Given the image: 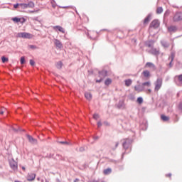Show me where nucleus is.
<instances>
[{"label":"nucleus","instance_id":"1","mask_svg":"<svg viewBox=\"0 0 182 182\" xmlns=\"http://www.w3.org/2000/svg\"><path fill=\"white\" fill-rule=\"evenodd\" d=\"M17 38H23V39H31L32 34L26 32L18 33Z\"/></svg>","mask_w":182,"mask_h":182},{"label":"nucleus","instance_id":"2","mask_svg":"<svg viewBox=\"0 0 182 182\" xmlns=\"http://www.w3.org/2000/svg\"><path fill=\"white\" fill-rule=\"evenodd\" d=\"M9 166L12 170H18V163L15 161L14 159L9 160Z\"/></svg>","mask_w":182,"mask_h":182},{"label":"nucleus","instance_id":"3","mask_svg":"<svg viewBox=\"0 0 182 182\" xmlns=\"http://www.w3.org/2000/svg\"><path fill=\"white\" fill-rule=\"evenodd\" d=\"M173 22H180L182 21V12H176L173 18Z\"/></svg>","mask_w":182,"mask_h":182},{"label":"nucleus","instance_id":"4","mask_svg":"<svg viewBox=\"0 0 182 182\" xmlns=\"http://www.w3.org/2000/svg\"><path fill=\"white\" fill-rule=\"evenodd\" d=\"M175 83L177 86H181L182 85V74L175 76Z\"/></svg>","mask_w":182,"mask_h":182},{"label":"nucleus","instance_id":"5","mask_svg":"<svg viewBox=\"0 0 182 182\" xmlns=\"http://www.w3.org/2000/svg\"><path fill=\"white\" fill-rule=\"evenodd\" d=\"M133 141L132 139H125V141L123 143L122 146L125 150H127L129 147H130V144H132V142Z\"/></svg>","mask_w":182,"mask_h":182},{"label":"nucleus","instance_id":"6","mask_svg":"<svg viewBox=\"0 0 182 182\" xmlns=\"http://www.w3.org/2000/svg\"><path fill=\"white\" fill-rule=\"evenodd\" d=\"M53 29L55 32H61V33H65V28L60 26H53Z\"/></svg>","mask_w":182,"mask_h":182},{"label":"nucleus","instance_id":"7","mask_svg":"<svg viewBox=\"0 0 182 182\" xmlns=\"http://www.w3.org/2000/svg\"><path fill=\"white\" fill-rule=\"evenodd\" d=\"M54 45L55 46L57 49H62V48H63L62 42L56 38H54Z\"/></svg>","mask_w":182,"mask_h":182},{"label":"nucleus","instance_id":"8","mask_svg":"<svg viewBox=\"0 0 182 182\" xmlns=\"http://www.w3.org/2000/svg\"><path fill=\"white\" fill-rule=\"evenodd\" d=\"M154 92L155 93H159V91L160 90V78L156 80V81L154 82Z\"/></svg>","mask_w":182,"mask_h":182},{"label":"nucleus","instance_id":"9","mask_svg":"<svg viewBox=\"0 0 182 182\" xmlns=\"http://www.w3.org/2000/svg\"><path fill=\"white\" fill-rule=\"evenodd\" d=\"M159 26H160V23H159V20H154L150 24V28H154V29H157Z\"/></svg>","mask_w":182,"mask_h":182},{"label":"nucleus","instance_id":"10","mask_svg":"<svg viewBox=\"0 0 182 182\" xmlns=\"http://www.w3.org/2000/svg\"><path fill=\"white\" fill-rule=\"evenodd\" d=\"M147 52H149V53H151V55H154L155 56H158V55H159L160 52L159 51V50L154 48L152 47L151 49L150 50H146Z\"/></svg>","mask_w":182,"mask_h":182},{"label":"nucleus","instance_id":"11","mask_svg":"<svg viewBox=\"0 0 182 182\" xmlns=\"http://www.w3.org/2000/svg\"><path fill=\"white\" fill-rule=\"evenodd\" d=\"M36 178V174L33 173H28L27 175L28 181H33V180H35Z\"/></svg>","mask_w":182,"mask_h":182},{"label":"nucleus","instance_id":"12","mask_svg":"<svg viewBox=\"0 0 182 182\" xmlns=\"http://www.w3.org/2000/svg\"><path fill=\"white\" fill-rule=\"evenodd\" d=\"M147 127H149V124H147V121L144 120L143 122L140 124V129L141 130H147Z\"/></svg>","mask_w":182,"mask_h":182},{"label":"nucleus","instance_id":"13","mask_svg":"<svg viewBox=\"0 0 182 182\" xmlns=\"http://www.w3.org/2000/svg\"><path fill=\"white\" fill-rule=\"evenodd\" d=\"M107 76V70H102V71H99V77H101L102 79H105Z\"/></svg>","mask_w":182,"mask_h":182},{"label":"nucleus","instance_id":"14","mask_svg":"<svg viewBox=\"0 0 182 182\" xmlns=\"http://www.w3.org/2000/svg\"><path fill=\"white\" fill-rule=\"evenodd\" d=\"M176 57V53L175 52H171V56L168 58L170 63H169V66L170 68H171V66H173V60H174V58Z\"/></svg>","mask_w":182,"mask_h":182},{"label":"nucleus","instance_id":"15","mask_svg":"<svg viewBox=\"0 0 182 182\" xmlns=\"http://www.w3.org/2000/svg\"><path fill=\"white\" fill-rule=\"evenodd\" d=\"M145 46L146 48H149V49L153 48V46H154V41H148L145 42Z\"/></svg>","mask_w":182,"mask_h":182},{"label":"nucleus","instance_id":"16","mask_svg":"<svg viewBox=\"0 0 182 182\" xmlns=\"http://www.w3.org/2000/svg\"><path fill=\"white\" fill-rule=\"evenodd\" d=\"M27 137H28V139L30 141V143H31L32 144H38V140H36V139H34L33 137H32V136L28 135Z\"/></svg>","mask_w":182,"mask_h":182},{"label":"nucleus","instance_id":"17","mask_svg":"<svg viewBox=\"0 0 182 182\" xmlns=\"http://www.w3.org/2000/svg\"><path fill=\"white\" fill-rule=\"evenodd\" d=\"M151 16H153V14L151 13L149 14L148 16L145 18L144 20V23L146 25V23H149L150 21H151Z\"/></svg>","mask_w":182,"mask_h":182},{"label":"nucleus","instance_id":"18","mask_svg":"<svg viewBox=\"0 0 182 182\" xmlns=\"http://www.w3.org/2000/svg\"><path fill=\"white\" fill-rule=\"evenodd\" d=\"M145 68H150V69H153V70H156V65L153 64V63L148 62L145 65Z\"/></svg>","mask_w":182,"mask_h":182},{"label":"nucleus","instance_id":"19","mask_svg":"<svg viewBox=\"0 0 182 182\" xmlns=\"http://www.w3.org/2000/svg\"><path fill=\"white\" fill-rule=\"evenodd\" d=\"M134 89L136 92H143L144 90V87H143V85H136Z\"/></svg>","mask_w":182,"mask_h":182},{"label":"nucleus","instance_id":"20","mask_svg":"<svg viewBox=\"0 0 182 182\" xmlns=\"http://www.w3.org/2000/svg\"><path fill=\"white\" fill-rule=\"evenodd\" d=\"M118 109H123L124 107V102L123 100H119L117 104Z\"/></svg>","mask_w":182,"mask_h":182},{"label":"nucleus","instance_id":"21","mask_svg":"<svg viewBox=\"0 0 182 182\" xmlns=\"http://www.w3.org/2000/svg\"><path fill=\"white\" fill-rule=\"evenodd\" d=\"M168 31L171 33L176 32V31H177V27L174 26H171L168 28Z\"/></svg>","mask_w":182,"mask_h":182},{"label":"nucleus","instance_id":"22","mask_svg":"<svg viewBox=\"0 0 182 182\" xmlns=\"http://www.w3.org/2000/svg\"><path fill=\"white\" fill-rule=\"evenodd\" d=\"M142 75L144 76V77H150V71L147 70H144Z\"/></svg>","mask_w":182,"mask_h":182},{"label":"nucleus","instance_id":"23","mask_svg":"<svg viewBox=\"0 0 182 182\" xmlns=\"http://www.w3.org/2000/svg\"><path fill=\"white\" fill-rule=\"evenodd\" d=\"M161 119L163 122H168L170 120V118L164 114L161 115Z\"/></svg>","mask_w":182,"mask_h":182},{"label":"nucleus","instance_id":"24","mask_svg":"<svg viewBox=\"0 0 182 182\" xmlns=\"http://www.w3.org/2000/svg\"><path fill=\"white\" fill-rule=\"evenodd\" d=\"M151 86V82H150V81H146L145 82L142 83V87H150Z\"/></svg>","mask_w":182,"mask_h":182},{"label":"nucleus","instance_id":"25","mask_svg":"<svg viewBox=\"0 0 182 182\" xmlns=\"http://www.w3.org/2000/svg\"><path fill=\"white\" fill-rule=\"evenodd\" d=\"M161 43L164 48H168L170 46V43L165 41H161Z\"/></svg>","mask_w":182,"mask_h":182},{"label":"nucleus","instance_id":"26","mask_svg":"<svg viewBox=\"0 0 182 182\" xmlns=\"http://www.w3.org/2000/svg\"><path fill=\"white\" fill-rule=\"evenodd\" d=\"M27 4V8H35V3L33 1H29Z\"/></svg>","mask_w":182,"mask_h":182},{"label":"nucleus","instance_id":"27","mask_svg":"<svg viewBox=\"0 0 182 182\" xmlns=\"http://www.w3.org/2000/svg\"><path fill=\"white\" fill-rule=\"evenodd\" d=\"M57 69H62V66H63V63H62V61H58L55 65Z\"/></svg>","mask_w":182,"mask_h":182},{"label":"nucleus","instance_id":"28","mask_svg":"<svg viewBox=\"0 0 182 182\" xmlns=\"http://www.w3.org/2000/svg\"><path fill=\"white\" fill-rule=\"evenodd\" d=\"M125 86H130L132 83V79H127V80H125Z\"/></svg>","mask_w":182,"mask_h":182},{"label":"nucleus","instance_id":"29","mask_svg":"<svg viewBox=\"0 0 182 182\" xmlns=\"http://www.w3.org/2000/svg\"><path fill=\"white\" fill-rule=\"evenodd\" d=\"M85 96L87 100H90L92 99V94L90 92H85Z\"/></svg>","mask_w":182,"mask_h":182},{"label":"nucleus","instance_id":"30","mask_svg":"<svg viewBox=\"0 0 182 182\" xmlns=\"http://www.w3.org/2000/svg\"><path fill=\"white\" fill-rule=\"evenodd\" d=\"M110 173H112V168H107V169L104 170V174L106 176H107V174H110Z\"/></svg>","mask_w":182,"mask_h":182},{"label":"nucleus","instance_id":"31","mask_svg":"<svg viewBox=\"0 0 182 182\" xmlns=\"http://www.w3.org/2000/svg\"><path fill=\"white\" fill-rule=\"evenodd\" d=\"M11 21H13L16 23H19V22L21 21V18L14 17V18H11Z\"/></svg>","mask_w":182,"mask_h":182},{"label":"nucleus","instance_id":"32","mask_svg":"<svg viewBox=\"0 0 182 182\" xmlns=\"http://www.w3.org/2000/svg\"><path fill=\"white\" fill-rule=\"evenodd\" d=\"M112 83V79L110 78H107L105 82V85L106 86H109V85H110Z\"/></svg>","mask_w":182,"mask_h":182},{"label":"nucleus","instance_id":"33","mask_svg":"<svg viewBox=\"0 0 182 182\" xmlns=\"http://www.w3.org/2000/svg\"><path fill=\"white\" fill-rule=\"evenodd\" d=\"M20 8L21 9H26V8H28V5L26 4H20Z\"/></svg>","mask_w":182,"mask_h":182},{"label":"nucleus","instance_id":"34","mask_svg":"<svg viewBox=\"0 0 182 182\" xmlns=\"http://www.w3.org/2000/svg\"><path fill=\"white\" fill-rule=\"evenodd\" d=\"M136 102L139 105H141V103H143V97H138Z\"/></svg>","mask_w":182,"mask_h":182},{"label":"nucleus","instance_id":"35","mask_svg":"<svg viewBox=\"0 0 182 182\" xmlns=\"http://www.w3.org/2000/svg\"><path fill=\"white\" fill-rule=\"evenodd\" d=\"M58 143H60V144H66L67 146H69V144H70V143L68 142L67 141H59Z\"/></svg>","mask_w":182,"mask_h":182},{"label":"nucleus","instance_id":"36","mask_svg":"<svg viewBox=\"0 0 182 182\" xmlns=\"http://www.w3.org/2000/svg\"><path fill=\"white\" fill-rule=\"evenodd\" d=\"M25 57L23 56V57H21V59H20V63L21 65H23L25 63Z\"/></svg>","mask_w":182,"mask_h":182},{"label":"nucleus","instance_id":"37","mask_svg":"<svg viewBox=\"0 0 182 182\" xmlns=\"http://www.w3.org/2000/svg\"><path fill=\"white\" fill-rule=\"evenodd\" d=\"M1 60L3 62V63H5V62H8V58L5 57V56H3L1 57Z\"/></svg>","mask_w":182,"mask_h":182},{"label":"nucleus","instance_id":"38","mask_svg":"<svg viewBox=\"0 0 182 182\" xmlns=\"http://www.w3.org/2000/svg\"><path fill=\"white\" fill-rule=\"evenodd\" d=\"M100 117V116H99L98 114H93V119H95V120H97Z\"/></svg>","mask_w":182,"mask_h":182},{"label":"nucleus","instance_id":"39","mask_svg":"<svg viewBox=\"0 0 182 182\" xmlns=\"http://www.w3.org/2000/svg\"><path fill=\"white\" fill-rule=\"evenodd\" d=\"M119 141L115 142V146L112 147V149L116 150V149H117V147H119Z\"/></svg>","mask_w":182,"mask_h":182},{"label":"nucleus","instance_id":"40","mask_svg":"<svg viewBox=\"0 0 182 182\" xmlns=\"http://www.w3.org/2000/svg\"><path fill=\"white\" fill-rule=\"evenodd\" d=\"M28 48H30V49H33V50L38 49V47L36 46H33V45L28 46Z\"/></svg>","mask_w":182,"mask_h":182},{"label":"nucleus","instance_id":"41","mask_svg":"<svg viewBox=\"0 0 182 182\" xmlns=\"http://www.w3.org/2000/svg\"><path fill=\"white\" fill-rule=\"evenodd\" d=\"M31 66H35V61L33 60H30Z\"/></svg>","mask_w":182,"mask_h":182},{"label":"nucleus","instance_id":"42","mask_svg":"<svg viewBox=\"0 0 182 182\" xmlns=\"http://www.w3.org/2000/svg\"><path fill=\"white\" fill-rule=\"evenodd\" d=\"M168 15H170V11H166L164 14V18H166V16H168Z\"/></svg>","mask_w":182,"mask_h":182},{"label":"nucleus","instance_id":"43","mask_svg":"<svg viewBox=\"0 0 182 182\" xmlns=\"http://www.w3.org/2000/svg\"><path fill=\"white\" fill-rule=\"evenodd\" d=\"M19 22L21 23H24V22H26V19H25V18H21Z\"/></svg>","mask_w":182,"mask_h":182},{"label":"nucleus","instance_id":"44","mask_svg":"<svg viewBox=\"0 0 182 182\" xmlns=\"http://www.w3.org/2000/svg\"><path fill=\"white\" fill-rule=\"evenodd\" d=\"M87 36L88 38H90V39H96V37H92V36H90V35L89 34V33H87Z\"/></svg>","mask_w":182,"mask_h":182},{"label":"nucleus","instance_id":"45","mask_svg":"<svg viewBox=\"0 0 182 182\" xmlns=\"http://www.w3.org/2000/svg\"><path fill=\"white\" fill-rule=\"evenodd\" d=\"M18 6H19L21 8V4H14V8L16 9V8H18Z\"/></svg>","mask_w":182,"mask_h":182},{"label":"nucleus","instance_id":"46","mask_svg":"<svg viewBox=\"0 0 182 182\" xmlns=\"http://www.w3.org/2000/svg\"><path fill=\"white\" fill-rule=\"evenodd\" d=\"M178 109L182 112V102H180L179 106H178Z\"/></svg>","mask_w":182,"mask_h":182},{"label":"nucleus","instance_id":"47","mask_svg":"<svg viewBox=\"0 0 182 182\" xmlns=\"http://www.w3.org/2000/svg\"><path fill=\"white\" fill-rule=\"evenodd\" d=\"M103 80V78L100 77V80H96V83H100Z\"/></svg>","mask_w":182,"mask_h":182},{"label":"nucleus","instance_id":"48","mask_svg":"<svg viewBox=\"0 0 182 182\" xmlns=\"http://www.w3.org/2000/svg\"><path fill=\"white\" fill-rule=\"evenodd\" d=\"M46 157H48L49 159H50V158L53 157V154H48V155L46 156Z\"/></svg>","mask_w":182,"mask_h":182},{"label":"nucleus","instance_id":"49","mask_svg":"<svg viewBox=\"0 0 182 182\" xmlns=\"http://www.w3.org/2000/svg\"><path fill=\"white\" fill-rule=\"evenodd\" d=\"M97 127H102V122L100 121V122H97Z\"/></svg>","mask_w":182,"mask_h":182},{"label":"nucleus","instance_id":"50","mask_svg":"<svg viewBox=\"0 0 182 182\" xmlns=\"http://www.w3.org/2000/svg\"><path fill=\"white\" fill-rule=\"evenodd\" d=\"M156 14H160V7H158L156 9Z\"/></svg>","mask_w":182,"mask_h":182},{"label":"nucleus","instance_id":"51","mask_svg":"<svg viewBox=\"0 0 182 182\" xmlns=\"http://www.w3.org/2000/svg\"><path fill=\"white\" fill-rule=\"evenodd\" d=\"M146 93H151V89L146 90Z\"/></svg>","mask_w":182,"mask_h":182},{"label":"nucleus","instance_id":"52","mask_svg":"<svg viewBox=\"0 0 182 182\" xmlns=\"http://www.w3.org/2000/svg\"><path fill=\"white\" fill-rule=\"evenodd\" d=\"M4 112H5L4 110H1V111L0 112V114H3Z\"/></svg>","mask_w":182,"mask_h":182},{"label":"nucleus","instance_id":"53","mask_svg":"<svg viewBox=\"0 0 182 182\" xmlns=\"http://www.w3.org/2000/svg\"><path fill=\"white\" fill-rule=\"evenodd\" d=\"M161 12H163V7H160V14H161Z\"/></svg>","mask_w":182,"mask_h":182},{"label":"nucleus","instance_id":"54","mask_svg":"<svg viewBox=\"0 0 182 182\" xmlns=\"http://www.w3.org/2000/svg\"><path fill=\"white\" fill-rule=\"evenodd\" d=\"M104 124H105L106 126H109V123L106 122H104Z\"/></svg>","mask_w":182,"mask_h":182},{"label":"nucleus","instance_id":"55","mask_svg":"<svg viewBox=\"0 0 182 182\" xmlns=\"http://www.w3.org/2000/svg\"><path fill=\"white\" fill-rule=\"evenodd\" d=\"M85 150V149H83V148H80V151H83Z\"/></svg>","mask_w":182,"mask_h":182},{"label":"nucleus","instance_id":"56","mask_svg":"<svg viewBox=\"0 0 182 182\" xmlns=\"http://www.w3.org/2000/svg\"><path fill=\"white\" fill-rule=\"evenodd\" d=\"M166 177H171V173H168L166 175Z\"/></svg>","mask_w":182,"mask_h":182},{"label":"nucleus","instance_id":"57","mask_svg":"<svg viewBox=\"0 0 182 182\" xmlns=\"http://www.w3.org/2000/svg\"><path fill=\"white\" fill-rule=\"evenodd\" d=\"M13 130H14V132H18V129H13Z\"/></svg>","mask_w":182,"mask_h":182},{"label":"nucleus","instance_id":"58","mask_svg":"<svg viewBox=\"0 0 182 182\" xmlns=\"http://www.w3.org/2000/svg\"><path fill=\"white\" fill-rule=\"evenodd\" d=\"M97 139H99V136H96V137L95 138V140H97Z\"/></svg>","mask_w":182,"mask_h":182},{"label":"nucleus","instance_id":"59","mask_svg":"<svg viewBox=\"0 0 182 182\" xmlns=\"http://www.w3.org/2000/svg\"><path fill=\"white\" fill-rule=\"evenodd\" d=\"M22 170H25V166L21 167Z\"/></svg>","mask_w":182,"mask_h":182},{"label":"nucleus","instance_id":"60","mask_svg":"<svg viewBox=\"0 0 182 182\" xmlns=\"http://www.w3.org/2000/svg\"><path fill=\"white\" fill-rule=\"evenodd\" d=\"M31 14H33L35 12V11H31Z\"/></svg>","mask_w":182,"mask_h":182},{"label":"nucleus","instance_id":"61","mask_svg":"<svg viewBox=\"0 0 182 182\" xmlns=\"http://www.w3.org/2000/svg\"><path fill=\"white\" fill-rule=\"evenodd\" d=\"M57 181H58V182H60V180H59V179L57 178Z\"/></svg>","mask_w":182,"mask_h":182},{"label":"nucleus","instance_id":"62","mask_svg":"<svg viewBox=\"0 0 182 182\" xmlns=\"http://www.w3.org/2000/svg\"><path fill=\"white\" fill-rule=\"evenodd\" d=\"M124 154H126V152L123 154V156H124Z\"/></svg>","mask_w":182,"mask_h":182},{"label":"nucleus","instance_id":"63","mask_svg":"<svg viewBox=\"0 0 182 182\" xmlns=\"http://www.w3.org/2000/svg\"><path fill=\"white\" fill-rule=\"evenodd\" d=\"M46 182H49L48 181H46Z\"/></svg>","mask_w":182,"mask_h":182}]
</instances>
